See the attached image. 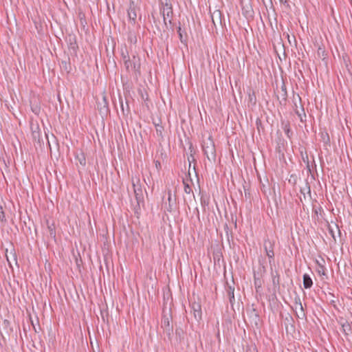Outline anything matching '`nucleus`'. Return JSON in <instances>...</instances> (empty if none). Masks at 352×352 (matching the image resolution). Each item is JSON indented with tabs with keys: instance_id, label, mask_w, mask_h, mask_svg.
<instances>
[{
	"instance_id": "obj_19",
	"label": "nucleus",
	"mask_w": 352,
	"mask_h": 352,
	"mask_svg": "<svg viewBox=\"0 0 352 352\" xmlns=\"http://www.w3.org/2000/svg\"><path fill=\"white\" fill-rule=\"evenodd\" d=\"M48 230H49V233H50V236L52 238H55L56 232H55V230H54V228L52 226H48Z\"/></svg>"
},
{
	"instance_id": "obj_26",
	"label": "nucleus",
	"mask_w": 352,
	"mask_h": 352,
	"mask_svg": "<svg viewBox=\"0 0 352 352\" xmlns=\"http://www.w3.org/2000/svg\"><path fill=\"white\" fill-rule=\"evenodd\" d=\"M195 210L197 213V216L199 217V209L197 208H195Z\"/></svg>"
},
{
	"instance_id": "obj_2",
	"label": "nucleus",
	"mask_w": 352,
	"mask_h": 352,
	"mask_svg": "<svg viewBox=\"0 0 352 352\" xmlns=\"http://www.w3.org/2000/svg\"><path fill=\"white\" fill-rule=\"evenodd\" d=\"M161 14L163 16V21L164 26L168 28V23L171 24V18L173 16V8L172 5L166 3L163 5L162 9L161 10Z\"/></svg>"
},
{
	"instance_id": "obj_14",
	"label": "nucleus",
	"mask_w": 352,
	"mask_h": 352,
	"mask_svg": "<svg viewBox=\"0 0 352 352\" xmlns=\"http://www.w3.org/2000/svg\"><path fill=\"white\" fill-rule=\"evenodd\" d=\"M282 124H283V129L285 133L289 138H290L291 136L292 135V131L290 129L289 123L288 122H283Z\"/></svg>"
},
{
	"instance_id": "obj_25",
	"label": "nucleus",
	"mask_w": 352,
	"mask_h": 352,
	"mask_svg": "<svg viewBox=\"0 0 352 352\" xmlns=\"http://www.w3.org/2000/svg\"><path fill=\"white\" fill-rule=\"evenodd\" d=\"M201 204L203 206L206 204V201L203 199V197L201 198Z\"/></svg>"
},
{
	"instance_id": "obj_10",
	"label": "nucleus",
	"mask_w": 352,
	"mask_h": 352,
	"mask_svg": "<svg viewBox=\"0 0 352 352\" xmlns=\"http://www.w3.org/2000/svg\"><path fill=\"white\" fill-rule=\"evenodd\" d=\"M162 327L163 328L164 332L168 336H170L173 333V327L170 325V321L168 318H164L162 320Z\"/></svg>"
},
{
	"instance_id": "obj_17",
	"label": "nucleus",
	"mask_w": 352,
	"mask_h": 352,
	"mask_svg": "<svg viewBox=\"0 0 352 352\" xmlns=\"http://www.w3.org/2000/svg\"><path fill=\"white\" fill-rule=\"evenodd\" d=\"M76 159L78 160V162L82 165V166H85L86 164V159H85V157L84 156L83 154H81L80 155H78L76 157Z\"/></svg>"
},
{
	"instance_id": "obj_12",
	"label": "nucleus",
	"mask_w": 352,
	"mask_h": 352,
	"mask_svg": "<svg viewBox=\"0 0 352 352\" xmlns=\"http://www.w3.org/2000/svg\"><path fill=\"white\" fill-rule=\"evenodd\" d=\"M287 93L285 85L283 83L281 86V91L280 93V96H278L280 100V103L285 102L287 100Z\"/></svg>"
},
{
	"instance_id": "obj_9",
	"label": "nucleus",
	"mask_w": 352,
	"mask_h": 352,
	"mask_svg": "<svg viewBox=\"0 0 352 352\" xmlns=\"http://www.w3.org/2000/svg\"><path fill=\"white\" fill-rule=\"evenodd\" d=\"M191 309L193 312L195 319L197 321H199L202 316L201 305L199 302H194L191 305Z\"/></svg>"
},
{
	"instance_id": "obj_20",
	"label": "nucleus",
	"mask_w": 352,
	"mask_h": 352,
	"mask_svg": "<svg viewBox=\"0 0 352 352\" xmlns=\"http://www.w3.org/2000/svg\"><path fill=\"white\" fill-rule=\"evenodd\" d=\"M122 60L124 63H126V60H129L131 58H130V56H129L128 53H126V54L122 52Z\"/></svg>"
},
{
	"instance_id": "obj_15",
	"label": "nucleus",
	"mask_w": 352,
	"mask_h": 352,
	"mask_svg": "<svg viewBox=\"0 0 352 352\" xmlns=\"http://www.w3.org/2000/svg\"><path fill=\"white\" fill-rule=\"evenodd\" d=\"M295 112L297 114V116H298L301 122H303V118L306 117L304 108L301 107L300 110L296 108V109L295 110Z\"/></svg>"
},
{
	"instance_id": "obj_13",
	"label": "nucleus",
	"mask_w": 352,
	"mask_h": 352,
	"mask_svg": "<svg viewBox=\"0 0 352 352\" xmlns=\"http://www.w3.org/2000/svg\"><path fill=\"white\" fill-rule=\"evenodd\" d=\"M313 285V281L307 274L303 275V286L305 289H309Z\"/></svg>"
},
{
	"instance_id": "obj_5",
	"label": "nucleus",
	"mask_w": 352,
	"mask_h": 352,
	"mask_svg": "<svg viewBox=\"0 0 352 352\" xmlns=\"http://www.w3.org/2000/svg\"><path fill=\"white\" fill-rule=\"evenodd\" d=\"M175 198L173 197L170 190H168V200L163 204V207L165 210L168 212H172L175 208Z\"/></svg>"
},
{
	"instance_id": "obj_28",
	"label": "nucleus",
	"mask_w": 352,
	"mask_h": 352,
	"mask_svg": "<svg viewBox=\"0 0 352 352\" xmlns=\"http://www.w3.org/2000/svg\"><path fill=\"white\" fill-rule=\"evenodd\" d=\"M121 107H122V111H124V107H123V104H122L121 105Z\"/></svg>"
},
{
	"instance_id": "obj_6",
	"label": "nucleus",
	"mask_w": 352,
	"mask_h": 352,
	"mask_svg": "<svg viewBox=\"0 0 352 352\" xmlns=\"http://www.w3.org/2000/svg\"><path fill=\"white\" fill-rule=\"evenodd\" d=\"M131 182L137 200H139L142 195V190L140 184V179L137 177H131Z\"/></svg>"
},
{
	"instance_id": "obj_7",
	"label": "nucleus",
	"mask_w": 352,
	"mask_h": 352,
	"mask_svg": "<svg viewBox=\"0 0 352 352\" xmlns=\"http://www.w3.org/2000/svg\"><path fill=\"white\" fill-rule=\"evenodd\" d=\"M295 309L296 316L298 318H305V313L299 297L295 298Z\"/></svg>"
},
{
	"instance_id": "obj_22",
	"label": "nucleus",
	"mask_w": 352,
	"mask_h": 352,
	"mask_svg": "<svg viewBox=\"0 0 352 352\" xmlns=\"http://www.w3.org/2000/svg\"><path fill=\"white\" fill-rule=\"evenodd\" d=\"M181 30H182L181 27H179L177 32H178V34H179V36L181 41L183 42V41H182L183 36H182V34L181 32Z\"/></svg>"
},
{
	"instance_id": "obj_11",
	"label": "nucleus",
	"mask_w": 352,
	"mask_h": 352,
	"mask_svg": "<svg viewBox=\"0 0 352 352\" xmlns=\"http://www.w3.org/2000/svg\"><path fill=\"white\" fill-rule=\"evenodd\" d=\"M227 293H228V296L229 297L230 303L232 306L235 301L234 288L233 287H232L231 285H228L227 287Z\"/></svg>"
},
{
	"instance_id": "obj_24",
	"label": "nucleus",
	"mask_w": 352,
	"mask_h": 352,
	"mask_svg": "<svg viewBox=\"0 0 352 352\" xmlns=\"http://www.w3.org/2000/svg\"><path fill=\"white\" fill-rule=\"evenodd\" d=\"M4 217H5V216H4V212H3V211H1V212H0V220H1V221H3Z\"/></svg>"
},
{
	"instance_id": "obj_1",
	"label": "nucleus",
	"mask_w": 352,
	"mask_h": 352,
	"mask_svg": "<svg viewBox=\"0 0 352 352\" xmlns=\"http://www.w3.org/2000/svg\"><path fill=\"white\" fill-rule=\"evenodd\" d=\"M202 148L204 155L207 157L208 160H215L216 150L214 144L210 138L203 141Z\"/></svg>"
},
{
	"instance_id": "obj_27",
	"label": "nucleus",
	"mask_w": 352,
	"mask_h": 352,
	"mask_svg": "<svg viewBox=\"0 0 352 352\" xmlns=\"http://www.w3.org/2000/svg\"><path fill=\"white\" fill-rule=\"evenodd\" d=\"M157 166H160V163L159 162H156V166L157 167Z\"/></svg>"
},
{
	"instance_id": "obj_23",
	"label": "nucleus",
	"mask_w": 352,
	"mask_h": 352,
	"mask_svg": "<svg viewBox=\"0 0 352 352\" xmlns=\"http://www.w3.org/2000/svg\"><path fill=\"white\" fill-rule=\"evenodd\" d=\"M247 352H257V350L255 347H250L248 350H247Z\"/></svg>"
},
{
	"instance_id": "obj_18",
	"label": "nucleus",
	"mask_w": 352,
	"mask_h": 352,
	"mask_svg": "<svg viewBox=\"0 0 352 352\" xmlns=\"http://www.w3.org/2000/svg\"><path fill=\"white\" fill-rule=\"evenodd\" d=\"M184 192L186 193V194H190V193H193L190 186H189L188 184L186 183L185 182H184ZM194 195V194H192ZM195 197V195H193Z\"/></svg>"
},
{
	"instance_id": "obj_21",
	"label": "nucleus",
	"mask_w": 352,
	"mask_h": 352,
	"mask_svg": "<svg viewBox=\"0 0 352 352\" xmlns=\"http://www.w3.org/2000/svg\"><path fill=\"white\" fill-rule=\"evenodd\" d=\"M329 232L331 234V236L333 237V239L336 241V239L335 233H334L333 228L331 226L329 227Z\"/></svg>"
},
{
	"instance_id": "obj_4",
	"label": "nucleus",
	"mask_w": 352,
	"mask_h": 352,
	"mask_svg": "<svg viewBox=\"0 0 352 352\" xmlns=\"http://www.w3.org/2000/svg\"><path fill=\"white\" fill-rule=\"evenodd\" d=\"M274 242L270 240L269 239H266L264 240L263 247L265 251L266 255L267 256L270 263H271V260L274 258Z\"/></svg>"
},
{
	"instance_id": "obj_3",
	"label": "nucleus",
	"mask_w": 352,
	"mask_h": 352,
	"mask_svg": "<svg viewBox=\"0 0 352 352\" xmlns=\"http://www.w3.org/2000/svg\"><path fill=\"white\" fill-rule=\"evenodd\" d=\"M124 65L126 69L129 72L131 70L138 71L140 68V59L135 56H133L132 59L128 61L126 60Z\"/></svg>"
},
{
	"instance_id": "obj_8",
	"label": "nucleus",
	"mask_w": 352,
	"mask_h": 352,
	"mask_svg": "<svg viewBox=\"0 0 352 352\" xmlns=\"http://www.w3.org/2000/svg\"><path fill=\"white\" fill-rule=\"evenodd\" d=\"M127 14L129 21L135 23L137 18V6L133 1H131L129 4Z\"/></svg>"
},
{
	"instance_id": "obj_16",
	"label": "nucleus",
	"mask_w": 352,
	"mask_h": 352,
	"mask_svg": "<svg viewBox=\"0 0 352 352\" xmlns=\"http://www.w3.org/2000/svg\"><path fill=\"white\" fill-rule=\"evenodd\" d=\"M251 317L252 318V320L254 322V323L257 324L258 322L259 321V316L256 309H253L251 311Z\"/></svg>"
}]
</instances>
